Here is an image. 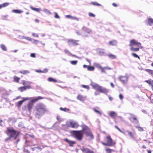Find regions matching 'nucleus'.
<instances>
[{"mask_svg":"<svg viewBox=\"0 0 153 153\" xmlns=\"http://www.w3.org/2000/svg\"><path fill=\"white\" fill-rule=\"evenodd\" d=\"M74 135L75 137L79 140H81L82 139L83 136V132L86 134L87 136H91L92 137H93L90 129L86 126H84L83 127L82 131H74Z\"/></svg>","mask_w":153,"mask_h":153,"instance_id":"obj_1","label":"nucleus"},{"mask_svg":"<svg viewBox=\"0 0 153 153\" xmlns=\"http://www.w3.org/2000/svg\"><path fill=\"white\" fill-rule=\"evenodd\" d=\"M35 116L39 118L41 116L44 114L46 112L48 111L45 106L43 104L40 103L37 105L36 106Z\"/></svg>","mask_w":153,"mask_h":153,"instance_id":"obj_2","label":"nucleus"},{"mask_svg":"<svg viewBox=\"0 0 153 153\" xmlns=\"http://www.w3.org/2000/svg\"><path fill=\"white\" fill-rule=\"evenodd\" d=\"M91 85L94 89L97 90L101 93L107 94L108 92V90L105 88L99 85L96 83L91 82Z\"/></svg>","mask_w":153,"mask_h":153,"instance_id":"obj_3","label":"nucleus"},{"mask_svg":"<svg viewBox=\"0 0 153 153\" xmlns=\"http://www.w3.org/2000/svg\"><path fill=\"white\" fill-rule=\"evenodd\" d=\"M106 143L102 142L104 145L108 146H113L115 145L116 142L111 139L110 135L107 136L106 137Z\"/></svg>","mask_w":153,"mask_h":153,"instance_id":"obj_4","label":"nucleus"},{"mask_svg":"<svg viewBox=\"0 0 153 153\" xmlns=\"http://www.w3.org/2000/svg\"><path fill=\"white\" fill-rule=\"evenodd\" d=\"M5 132L8 136L10 137V138L14 137L15 139L16 137L17 134L16 132L12 128H7V131Z\"/></svg>","mask_w":153,"mask_h":153,"instance_id":"obj_5","label":"nucleus"},{"mask_svg":"<svg viewBox=\"0 0 153 153\" xmlns=\"http://www.w3.org/2000/svg\"><path fill=\"white\" fill-rule=\"evenodd\" d=\"M66 124L68 126L73 128H76L79 126V125L77 122L73 120L67 122Z\"/></svg>","mask_w":153,"mask_h":153,"instance_id":"obj_6","label":"nucleus"},{"mask_svg":"<svg viewBox=\"0 0 153 153\" xmlns=\"http://www.w3.org/2000/svg\"><path fill=\"white\" fill-rule=\"evenodd\" d=\"M130 44L129 45L130 46H133L136 45L138 47H140V48L142 49L143 47L141 46V44L140 42H138L134 39H132L130 41Z\"/></svg>","mask_w":153,"mask_h":153,"instance_id":"obj_7","label":"nucleus"},{"mask_svg":"<svg viewBox=\"0 0 153 153\" xmlns=\"http://www.w3.org/2000/svg\"><path fill=\"white\" fill-rule=\"evenodd\" d=\"M119 78L120 80L124 83H126L128 82V77L126 76H120Z\"/></svg>","mask_w":153,"mask_h":153,"instance_id":"obj_8","label":"nucleus"},{"mask_svg":"<svg viewBox=\"0 0 153 153\" xmlns=\"http://www.w3.org/2000/svg\"><path fill=\"white\" fill-rule=\"evenodd\" d=\"M81 150L82 152L84 153H94V151L91 150L90 149L85 148L84 147H82Z\"/></svg>","mask_w":153,"mask_h":153,"instance_id":"obj_9","label":"nucleus"},{"mask_svg":"<svg viewBox=\"0 0 153 153\" xmlns=\"http://www.w3.org/2000/svg\"><path fill=\"white\" fill-rule=\"evenodd\" d=\"M64 140L67 142L71 146H73V145L75 143V141L68 140L67 138L65 139Z\"/></svg>","mask_w":153,"mask_h":153,"instance_id":"obj_10","label":"nucleus"},{"mask_svg":"<svg viewBox=\"0 0 153 153\" xmlns=\"http://www.w3.org/2000/svg\"><path fill=\"white\" fill-rule=\"evenodd\" d=\"M28 99V98H26L23 100L19 101L16 103V105H17L19 107H20L25 101Z\"/></svg>","mask_w":153,"mask_h":153,"instance_id":"obj_11","label":"nucleus"},{"mask_svg":"<svg viewBox=\"0 0 153 153\" xmlns=\"http://www.w3.org/2000/svg\"><path fill=\"white\" fill-rule=\"evenodd\" d=\"M68 43L69 45H76V42L72 39H68Z\"/></svg>","mask_w":153,"mask_h":153,"instance_id":"obj_12","label":"nucleus"},{"mask_svg":"<svg viewBox=\"0 0 153 153\" xmlns=\"http://www.w3.org/2000/svg\"><path fill=\"white\" fill-rule=\"evenodd\" d=\"M125 133L126 132L128 134L132 139H134V134H133L131 131H129L127 130L124 131Z\"/></svg>","mask_w":153,"mask_h":153,"instance_id":"obj_13","label":"nucleus"},{"mask_svg":"<svg viewBox=\"0 0 153 153\" xmlns=\"http://www.w3.org/2000/svg\"><path fill=\"white\" fill-rule=\"evenodd\" d=\"M64 51L65 52V53H66L67 54H68V55H69V56H74L75 57H76V58H78V57L77 56H76V55H73V54H71L70 52L67 50V49H65V50H64Z\"/></svg>","mask_w":153,"mask_h":153,"instance_id":"obj_14","label":"nucleus"},{"mask_svg":"<svg viewBox=\"0 0 153 153\" xmlns=\"http://www.w3.org/2000/svg\"><path fill=\"white\" fill-rule=\"evenodd\" d=\"M109 115L112 118H115L117 116V114L113 111H111L109 114Z\"/></svg>","mask_w":153,"mask_h":153,"instance_id":"obj_15","label":"nucleus"},{"mask_svg":"<svg viewBox=\"0 0 153 153\" xmlns=\"http://www.w3.org/2000/svg\"><path fill=\"white\" fill-rule=\"evenodd\" d=\"M98 53L100 55H103L105 53L104 50L101 49H98L97 50Z\"/></svg>","mask_w":153,"mask_h":153,"instance_id":"obj_16","label":"nucleus"},{"mask_svg":"<svg viewBox=\"0 0 153 153\" xmlns=\"http://www.w3.org/2000/svg\"><path fill=\"white\" fill-rule=\"evenodd\" d=\"M77 98L80 101H84L86 98L85 97H83L81 95H79L77 97Z\"/></svg>","mask_w":153,"mask_h":153,"instance_id":"obj_17","label":"nucleus"},{"mask_svg":"<svg viewBox=\"0 0 153 153\" xmlns=\"http://www.w3.org/2000/svg\"><path fill=\"white\" fill-rule=\"evenodd\" d=\"M145 71L147 72L149 74L151 75L153 77V70L147 69H145Z\"/></svg>","mask_w":153,"mask_h":153,"instance_id":"obj_18","label":"nucleus"},{"mask_svg":"<svg viewBox=\"0 0 153 153\" xmlns=\"http://www.w3.org/2000/svg\"><path fill=\"white\" fill-rule=\"evenodd\" d=\"M149 85H151L152 88V86H153V81L152 80H146L145 81Z\"/></svg>","mask_w":153,"mask_h":153,"instance_id":"obj_19","label":"nucleus"},{"mask_svg":"<svg viewBox=\"0 0 153 153\" xmlns=\"http://www.w3.org/2000/svg\"><path fill=\"white\" fill-rule=\"evenodd\" d=\"M130 120L133 122L134 123H138V121L137 120V118L135 117H134L133 118H130Z\"/></svg>","mask_w":153,"mask_h":153,"instance_id":"obj_20","label":"nucleus"},{"mask_svg":"<svg viewBox=\"0 0 153 153\" xmlns=\"http://www.w3.org/2000/svg\"><path fill=\"white\" fill-rule=\"evenodd\" d=\"M130 47V50L132 51H138L139 50V48H134L132 46Z\"/></svg>","mask_w":153,"mask_h":153,"instance_id":"obj_21","label":"nucleus"},{"mask_svg":"<svg viewBox=\"0 0 153 153\" xmlns=\"http://www.w3.org/2000/svg\"><path fill=\"white\" fill-rule=\"evenodd\" d=\"M148 24L150 25L153 24V19L151 18H149L148 20Z\"/></svg>","mask_w":153,"mask_h":153,"instance_id":"obj_22","label":"nucleus"},{"mask_svg":"<svg viewBox=\"0 0 153 153\" xmlns=\"http://www.w3.org/2000/svg\"><path fill=\"white\" fill-rule=\"evenodd\" d=\"M12 12L13 13H20L23 12L22 11H21L20 10H12Z\"/></svg>","mask_w":153,"mask_h":153,"instance_id":"obj_23","label":"nucleus"},{"mask_svg":"<svg viewBox=\"0 0 153 153\" xmlns=\"http://www.w3.org/2000/svg\"><path fill=\"white\" fill-rule=\"evenodd\" d=\"M30 7L31 9L36 12H39L41 10L40 8H34L32 6H30Z\"/></svg>","mask_w":153,"mask_h":153,"instance_id":"obj_24","label":"nucleus"},{"mask_svg":"<svg viewBox=\"0 0 153 153\" xmlns=\"http://www.w3.org/2000/svg\"><path fill=\"white\" fill-rule=\"evenodd\" d=\"M105 151L107 153H111L112 152H114V150L110 149H105Z\"/></svg>","mask_w":153,"mask_h":153,"instance_id":"obj_25","label":"nucleus"},{"mask_svg":"<svg viewBox=\"0 0 153 153\" xmlns=\"http://www.w3.org/2000/svg\"><path fill=\"white\" fill-rule=\"evenodd\" d=\"M109 44L112 45H115L117 44V42L115 40L111 41L109 42Z\"/></svg>","mask_w":153,"mask_h":153,"instance_id":"obj_26","label":"nucleus"},{"mask_svg":"<svg viewBox=\"0 0 153 153\" xmlns=\"http://www.w3.org/2000/svg\"><path fill=\"white\" fill-rule=\"evenodd\" d=\"M43 11L47 14H52L50 12L49 10L47 9H44L43 10Z\"/></svg>","mask_w":153,"mask_h":153,"instance_id":"obj_27","label":"nucleus"},{"mask_svg":"<svg viewBox=\"0 0 153 153\" xmlns=\"http://www.w3.org/2000/svg\"><path fill=\"white\" fill-rule=\"evenodd\" d=\"M26 88L25 87H22L18 88V90L21 92H22L24 91H25Z\"/></svg>","mask_w":153,"mask_h":153,"instance_id":"obj_28","label":"nucleus"},{"mask_svg":"<svg viewBox=\"0 0 153 153\" xmlns=\"http://www.w3.org/2000/svg\"><path fill=\"white\" fill-rule=\"evenodd\" d=\"M48 80L50 82H57V81L56 80L54 79H53V78H51V77L49 78L48 79Z\"/></svg>","mask_w":153,"mask_h":153,"instance_id":"obj_29","label":"nucleus"},{"mask_svg":"<svg viewBox=\"0 0 153 153\" xmlns=\"http://www.w3.org/2000/svg\"><path fill=\"white\" fill-rule=\"evenodd\" d=\"M20 72L21 73L23 74H26L29 73V72L27 70H23V71H20Z\"/></svg>","mask_w":153,"mask_h":153,"instance_id":"obj_30","label":"nucleus"},{"mask_svg":"<svg viewBox=\"0 0 153 153\" xmlns=\"http://www.w3.org/2000/svg\"><path fill=\"white\" fill-rule=\"evenodd\" d=\"M33 105L31 104V103H29L28 105V110L29 111H30V110L31 109Z\"/></svg>","mask_w":153,"mask_h":153,"instance_id":"obj_31","label":"nucleus"},{"mask_svg":"<svg viewBox=\"0 0 153 153\" xmlns=\"http://www.w3.org/2000/svg\"><path fill=\"white\" fill-rule=\"evenodd\" d=\"M94 68L93 66H88V70L89 71H94Z\"/></svg>","mask_w":153,"mask_h":153,"instance_id":"obj_32","label":"nucleus"},{"mask_svg":"<svg viewBox=\"0 0 153 153\" xmlns=\"http://www.w3.org/2000/svg\"><path fill=\"white\" fill-rule=\"evenodd\" d=\"M42 99V98L40 97H39L37 98L34 99L32 100V102H35L37 101L39 99Z\"/></svg>","mask_w":153,"mask_h":153,"instance_id":"obj_33","label":"nucleus"},{"mask_svg":"<svg viewBox=\"0 0 153 153\" xmlns=\"http://www.w3.org/2000/svg\"><path fill=\"white\" fill-rule=\"evenodd\" d=\"M1 49L4 51H6L7 50V48L3 44H1Z\"/></svg>","mask_w":153,"mask_h":153,"instance_id":"obj_34","label":"nucleus"},{"mask_svg":"<svg viewBox=\"0 0 153 153\" xmlns=\"http://www.w3.org/2000/svg\"><path fill=\"white\" fill-rule=\"evenodd\" d=\"M23 84L25 85H29L30 84V82L25 81V80L22 81Z\"/></svg>","mask_w":153,"mask_h":153,"instance_id":"obj_35","label":"nucleus"},{"mask_svg":"<svg viewBox=\"0 0 153 153\" xmlns=\"http://www.w3.org/2000/svg\"><path fill=\"white\" fill-rule=\"evenodd\" d=\"M108 56L109 58L111 59H115L116 58V56L113 54H109Z\"/></svg>","mask_w":153,"mask_h":153,"instance_id":"obj_36","label":"nucleus"},{"mask_svg":"<svg viewBox=\"0 0 153 153\" xmlns=\"http://www.w3.org/2000/svg\"><path fill=\"white\" fill-rule=\"evenodd\" d=\"M13 79L14 81L17 82H18L19 80L20 79L19 78L16 76L14 77Z\"/></svg>","mask_w":153,"mask_h":153,"instance_id":"obj_37","label":"nucleus"},{"mask_svg":"<svg viewBox=\"0 0 153 153\" xmlns=\"http://www.w3.org/2000/svg\"><path fill=\"white\" fill-rule=\"evenodd\" d=\"M94 65L96 67H97L98 68H101V65L99 64H98L97 63H95L94 64Z\"/></svg>","mask_w":153,"mask_h":153,"instance_id":"obj_38","label":"nucleus"},{"mask_svg":"<svg viewBox=\"0 0 153 153\" xmlns=\"http://www.w3.org/2000/svg\"><path fill=\"white\" fill-rule=\"evenodd\" d=\"M77 62V61H71V63L73 65H76Z\"/></svg>","mask_w":153,"mask_h":153,"instance_id":"obj_39","label":"nucleus"},{"mask_svg":"<svg viewBox=\"0 0 153 153\" xmlns=\"http://www.w3.org/2000/svg\"><path fill=\"white\" fill-rule=\"evenodd\" d=\"M60 109L61 110L63 111H69V109L67 108H60Z\"/></svg>","mask_w":153,"mask_h":153,"instance_id":"obj_40","label":"nucleus"},{"mask_svg":"<svg viewBox=\"0 0 153 153\" xmlns=\"http://www.w3.org/2000/svg\"><path fill=\"white\" fill-rule=\"evenodd\" d=\"M136 127L137 128L138 131H143V130L142 128L138 126H136Z\"/></svg>","mask_w":153,"mask_h":153,"instance_id":"obj_41","label":"nucleus"},{"mask_svg":"<svg viewBox=\"0 0 153 153\" xmlns=\"http://www.w3.org/2000/svg\"><path fill=\"white\" fill-rule=\"evenodd\" d=\"M47 71H48V70L47 69H45V70H43V71H40V70H36V71L38 72H47Z\"/></svg>","mask_w":153,"mask_h":153,"instance_id":"obj_42","label":"nucleus"},{"mask_svg":"<svg viewBox=\"0 0 153 153\" xmlns=\"http://www.w3.org/2000/svg\"><path fill=\"white\" fill-rule=\"evenodd\" d=\"M132 55H133V56H134V57H135V58H139V59H140V57H139V56L137 55V54H136L135 53H132Z\"/></svg>","mask_w":153,"mask_h":153,"instance_id":"obj_43","label":"nucleus"},{"mask_svg":"<svg viewBox=\"0 0 153 153\" xmlns=\"http://www.w3.org/2000/svg\"><path fill=\"white\" fill-rule=\"evenodd\" d=\"M9 4L8 3H5L2 4L3 7H5L8 6Z\"/></svg>","mask_w":153,"mask_h":153,"instance_id":"obj_44","label":"nucleus"},{"mask_svg":"<svg viewBox=\"0 0 153 153\" xmlns=\"http://www.w3.org/2000/svg\"><path fill=\"white\" fill-rule=\"evenodd\" d=\"M94 111H95V112H96L98 114H100V116H101V113L100 111H98L97 110H96L95 109H94Z\"/></svg>","mask_w":153,"mask_h":153,"instance_id":"obj_45","label":"nucleus"},{"mask_svg":"<svg viewBox=\"0 0 153 153\" xmlns=\"http://www.w3.org/2000/svg\"><path fill=\"white\" fill-rule=\"evenodd\" d=\"M65 17L68 19H72L73 16L70 15H66L65 16Z\"/></svg>","mask_w":153,"mask_h":153,"instance_id":"obj_46","label":"nucleus"},{"mask_svg":"<svg viewBox=\"0 0 153 153\" xmlns=\"http://www.w3.org/2000/svg\"><path fill=\"white\" fill-rule=\"evenodd\" d=\"M82 86L83 88H85L87 89H88L89 88L88 86L87 85H82Z\"/></svg>","mask_w":153,"mask_h":153,"instance_id":"obj_47","label":"nucleus"},{"mask_svg":"<svg viewBox=\"0 0 153 153\" xmlns=\"http://www.w3.org/2000/svg\"><path fill=\"white\" fill-rule=\"evenodd\" d=\"M120 132L123 133V134L125 135H126V133H125L124 131H122L118 127L117 128V129Z\"/></svg>","mask_w":153,"mask_h":153,"instance_id":"obj_48","label":"nucleus"},{"mask_svg":"<svg viewBox=\"0 0 153 153\" xmlns=\"http://www.w3.org/2000/svg\"><path fill=\"white\" fill-rule=\"evenodd\" d=\"M55 14V17L56 18L59 19V16L58 15L57 13H56L55 12L54 13Z\"/></svg>","mask_w":153,"mask_h":153,"instance_id":"obj_49","label":"nucleus"},{"mask_svg":"<svg viewBox=\"0 0 153 153\" xmlns=\"http://www.w3.org/2000/svg\"><path fill=\"white\" fill-rule=\"evenodd\" d=\"M150 99L151 100V102L153 103V95H151L150 97Z\"/></svg>","mask_w":153,"mask_h":153,"instance_id":"obj_50","label":"nucleus"},{"mask_svg":"<svg viewBox=\"0 0 153 153\" xmlns=\"http://www.w3.org/2000/svg\"><path fill=\"white\" fill-rule=\"evenodd\" d=\"M24 38L27 39V40H29V41H31L32 40V39L31 38H30V37H24Z\"/></svg>","mask_w":153,"mask_h":153,"instance_id":"obj_51","label":"nucleus"},{"mask_svg":"<svg viewBox=\"0 0 153 153\" xmlns=\"http://www.w3.org/2000/svg\"><path fill=\"white\" fill-rule=\"evenodd\" d=\"M72 19L75 20L77 21H79V19L78 18L76 17L73 16V18H72Z\"/></svg>","mask_w":153,"mask_h":153,"instance_id":"obj_52","label":"nucleus"},{"mask_svg":"<svg viewBox=\"0 0 153 153\" xmlns=\"http://www.w3.org/2000/svg\"><path fill=\"white\" fill-rule=\"evenodd\" d=\"M89 15L90 16H93V17H94L95 16V15L91 13H89Z\"/></svg>","mask_w":153,"mask_h":153,"instance_id":"obj_53","label":"nucleus"},{"mask_svg":"<svg viewBox=\"0 0 153 153\" xmlns=\"http://www.w3.org/2000/svg\"><path fill=\"white\" fill-rule=\"evenodd\" d=\"M119 97L120 99L121 100H122L123 98V96L121 94H119Z\"/></svg>","mask_w":153,"mask_h":153,"instance_id":"obj_54","label":"nucleus"},{"mask_svg":"<svg viewBox=\"0 0 153 153\" xmlns=\"http://www.w3.org/2000/svg\"><path fill=\"white\" fill-rule=\"evenodd\" d=\"M86 32L88 33H90L91 32V31L90 29L87 28L86 30Z\"/></svg>","mask_w":153,"mask_h":153,"instance_id":"obj_55","label":"nucleus"},{"mask_svg":"<svg viewBox=\"0 0 153 153\" xmlns=\"http://www.w3.org/2000/svg\"><path fill=\"white\" fill-rule=\"evenodd\" d=\"M30 56L31 57H33V58L35 57H36L35 54L34 53H31Z\"/></svg>","mask_w":153,"mask_h":153,"instance_id":"obj_56","label":"nucleus"},{"mask_svg":"<svg viewBox=\"0 0 153 153\" xmlns=\"http://www.w3.org/2000/svg\"><path fill=\"white\" fill-rule=\"evenodd\" d=\"M32 35L34 36H36V37H39V36L37 34H36L35 33H32Z\"/></svg>","mask_w":153,"mask_h":153,"instance_id":"obj_57","label":"nucleus"},{"mask_svg":"<svg viewBox=\"0 0 153 153\" xmlns=\"http://www.w3.org/2000/svg\"><path fill=\"white\" fill-rule=\"evenodd\" d=\"M92 3L94 5H98V6H100L101 5L100 4H98V3H95V2H92Z\"/></svg>","mask_w":153,"mask_h":153,"instance_id":"obj_58","label":"nucleus"},{"mask_svg":"<svg viewBox=\"0 0 153 153\" xmlns=\"http://www.w3.org/2000/svg\"><path fill=\"white\" fill-rule=\"evenodd\" d=\"M101 68V70H102V72H104V73H106L105 72L104 70V69H105L104 68V67L103 68Z\"/></svg>","mask_w":153,"mask_h":153,"instance_id":"obj_59","label":"nucleus"},{"mask_svg":"<svg viewBox=\"0 0 153 153\" xmlns=\"http://www.w3.org/2000/svg\"><path fill=\"white\" fill-rule=\"evenodd\" d=\"M25 87L26 88V89H29L31 88V87L29 85L26 86Z\"/></svg>","mask_w":153,"mask_h":153,"instance_id":"obj_60","label":"nucleus"},{"mask_svg":"<svg viewBox=\"0 0 153 153\" xmlns=\"http://www.w3.org/2000/svg\"><path fill=\"white\" fill-rule=\"evenodd\" d=\"M104 68L107 70H110L111 69V68L108 67H105Z\"/></svg>","mask_w":153,"mask_h":153,"instance_id":"obj_61","label":"nucleus"},{"mask_svg":"<svg viewBox=\"0 0 153 153\" xmlns=\"http://www.w3.org/2000/svg\"><path fill=\"white\" fill-rule=\"evenodd\" d=\"M88 66H87L86 65H83V67L84 68H88Z\"/></svg>","mask_w":153,"mask_h":153,"instance_id":"obj_62","label":"nucleus"},{"mask_svg":"<svg viewBox=\"0 0 153 153\" xmlns=\"http://www.w3.org/2000/svg\"><path fill=\"white\" fill-rule=\"evenodd\" d=\"M60 119V117L59 116H57V119L59 121V120Z\"/></svg>","mask_w":153,"mask_h":153,"instance_id":"obj_63","label":"nucleus"},{"mask_svg":"<svg viewBox=\"0 0 153 153\" xmlns=\"http://www.w3.org/2000/svg\"><path fill=\"white\" fill-rule=\"evenodd\" d=\"M110 85H111V86L112 87H114V85L113 83H110Z\"/></svg>","mask_w":153,"mask_h":153,"instance_id":"obj_64","label":"nucleus"}]
</instances>
